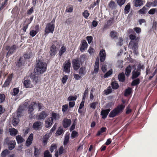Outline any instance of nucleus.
Returning a JSON list of instances; mask_svg holds the SVG:
<instances>
[{"instance_id":"nucleus-25","label":"nucleus","mask_w":157,"mask_h":157,"mask_svg":"<svg viewBox=\"0 0 157 157\" xmlns=\"http://www.w3.org/2000/svg\"><path fill=\"white\" fill-rule=\"evenodd\" d=\"M16 140L18 144H21L25 141L24 138L20 135H18L16 137Z\"/></svg>"},{"instance_id":"nucleus-51","label":"nucleus","mask_w":157,"mask_h":157,"mask_svg":"<svg viewBox=\"0 0 157 157\" xmlns=\"http://www.w3.org/2000/svg\"><path fill=\"white\" fill-rule=\"evenodd\" d=\"M113 71L112 70H110L107 71L104 75V78H107L109 76L112 74Z\"/></svg>"},{"instance_id":"nucleus-14","label":"nucleus","mask_w":157,"mask_h":157,"mask_svg":"<svg viewBox=\"0 0 157 157\" xmlns=\"http://www.w3.org/2000/svg\"><path fill=\"white\" fill-rule=\"evenodd\" d=\"M71 122V119H68L67 118L64 119L62 121V124L63 127L67 128L70 125Z\"/></svg>"},{"instance_id":"nucleus-44","label":"nucleus","mask_w":157,"mask_h":157,"mask_svg":"<svg viewBox=\"0 0 157 157\" xmlns=\"http://www.w3.org/2000/svg\"><path fill=\"white\" fill-rule=\"evenodd\" d=\"M143 4L142 0H136L135 4L136 7H138L141 6Z\"/></svg>"},{"instance_id":"nucleus-29","label":"nucleus","mask_w":157,"mask_h":157,"mask_svg":"<svg viewBox=\"0 0 157 157\" xmlns=\"http://www.w3.org/2000/svg\"><path fill=\"white\" fill-rule=\"evenodd\" d=\"M52 117L50 118H52V120H56L57 119H59L60 118V116L59 114L52 112L51 114Z\"/></svg>"},{"instance_id":"nucleus-47","label":"nucleus","mask_w":157,"mask_h":157,"mask_svg":"<svg viewBox=\"0 0 157 157\" xmlns=\"http://www.w3.org/2000/svg\"><path fill=\"white\" fill-rule=\"evenodd\" d=\"M147 9L144 6L139 11V13L141 14H144L146 13Z\"/></svg>"},{"instance_id":"nucleus-7","label":"nucleus","mask_w":157,"mask_h":157,"mask_svg":"<svg viewBox=\"0 0 157 157\" xmlns=\"http://www.w3.org/2000/svg\"><path fill=\"white\" fill-rule=\"evenodd\" d=\"M54 28L55 25L48 23L45 28V34H48L49 33H52L54 31Z\"/></svg>"},{"instance_id":"nucleus-27","label":"nucleus","mask_w":157,"mask_h":157,"mask_svg":"<svg viewBox=\"0 0 157 157\" xmlns=\"http://www.w3.org/2000/svg\"><path fill=\"white\" fill-rule=\"evenodd\" d=\"M131 71V67L130 65L128 66L125 69V74L128 77L129 76Z\"/></svg>"},{"instance_id":"nucleus-39","label":"nucleus","mask_w":157,"mask_h":157,"mask_svg":"<svg viewBox=\"0 0 157 157\" xmlns=\"http://www.w3.org/2000/svg\"><path fill=\"white\" fill-rule=\"evenodd\" d=\"M64 131L63 128L61 127H59L57 130L56 134L57 135L59 136Z\"/></svg>"},{"instance_id":"nucleus-49","label":"nucleus","mask_w":157,"mask_h":157,"mask_svg":"<svg viewBox=\"0 0 157 157\" xmlns=\"http://www.w3.org/2000/svg\"><path fill=\"white\" fill-rule=\"evenodd\" d=\"M9 151L7 149H5L4 150L1 154V156L2 157H5L6 155L8 154Z\"/></svg>"},{"instance_id":"nucleus-54","label":"nucleus","mask_w":157,"mask_h":157,"mask_svg":"<svg viewBox=\"0 0 157 157\" xmlns=\"http://www.w3.org/2000/svg\"><path fill=\"white\" fill-rule=\"evenodd\" d=\"M34 155L36 157L40 153L39 149H38V148L35 147H34Z\"/></svg>"},{"instance_id":"nucleus-52","label":"nucleus","mask_w":157,"mask_h":157,"mask_svg":"<svg viewBox=\"0 0 157 157\" xmlns=\"http://www.w3.org/2000/svg\"><path fill=\"white\" fill-rule=\"evenodd\" d=\"M118 4L120 6H121L124 4L126 0H116Z\"/></svg>"},{"instance_id":"nucleus-17","label":"nucleus","mask_w":157,"mask_h":157,"mask_svg":"<svg viewBox=\"0 0 157 157\" xmlns=\"http://www.w3.org/2000/svg\"><path fill=\"white\" fill-rule=\"evenodd\" d=\"M110 110V109L109 108L106 109H103L101 111V114L102 116L103 119H105L106 118Z\"/></svg>"},{"instance_id":"nucleus-42","label":"nucleus","mask_w":157,"mask_h":157,"mask_svg":"<svg viewBox=\"0 0 157 157\" xmlns=\"http://www.w3.org/2000/svg\"><path fill=\"white\" fill-rule=\"evenodd\" d=\"M86 57V55L85 54H83L80 55L79 59L81 64L84 61Z\"/></svg>"},{"instance_id":"nucleus-33","label":"nucleus","mask_w":157,"mask_h":157,"mask_svg":"<svg viewBox=\"0 0 157 157\" xmlns=\"http://www.w3.org/2000/svg\"><path fill=\"white\" fill-rule=\"evenodd\" d=\"M118 33L114 31H112L110 32V36L112 39L117 38V36Z\"/></svg>"},{"instance_id":"nucleus-43","label":"nucleus","mask_w":157,"mask_h":157,"mask_svg":"<svg viewBox=\"0 0 157 157\" xmlns=\"http://www.w3.org/2000/svg\"><path fill=\"white\" fill-rule=\"evenodd\" d=\"M78 136V133L76 131H73L71 134V137L72 139L77 137Z\"/></svg>"},{"instance_id":"nucleus-60","label":"nucleus","mask_w":157,"mask_h":157,"mask_svg":"<svg viewBox=\"0 0 157 157\" xmlns=\"http://www.w3.org/2000/svg\"><path fill=\"white\" fill-rule=\"evenodd\" d=\"M5 98V96L4 94H0V103L4 101Z\"/></svg>"},{"instance_id":"nucleus-46","label":"nucleus","mask_w":157,"mask_h":157,"mask_svg":"<svg viewBox=\"0 0 157 157\" xmlns=\"http://www.w3.org/2000/svg\"><path fill=\"white\" fill-rule=\"evenodd\" d=\"M44 157H52V155L48 150H46L44 153Z\"/></svg>"},{"instance_id":"nucleus-9","label":"nucleus","mask_w":157,"mask_h":157,"mask_svg":"<svg viewBox=\"0 0 157 157\" xmlns=\"http://www.w3.org/2000/svg\"><path fill=\"white\" fill-rule=\"evenodd\" d=\"M114 20V18L113 17L111 18L109 20H108L104 25L103 28V30L104 31L109 28L113 23Z\"/></svg>"},{"instance_id":"nucleus-19","label":"nucleus","mask_w":157,"mask_h":157,"mask_svg":"<svg viewBox=\"0 0 157 157\" xmlns=\"http://www.w3.org/2000/svg\"><path fill=\"white\" fill-rule=\"evenodd\" d=\"M23 85L26 88H31L33 86V85L31 84V81L29 79L24 80L23 82Z\"/></svg>"},{"instance_id":"nucleus-38","label":"nucleus","mask_w":157,"mask_h":157,"mask_svg":"<svg viewBox=\"0 0 157 157\" xmlns=\"http://www.w3.org/2000/svg\"><path fill=\"white\" fill-rule=\"evenodd\" d=\"M132 89L130 87H128L124 91V95L125 96H127L130 94L132 92Z\"/></svg>"},{"instance_id":"nucleus-35","label":"nucleus","mask_w":157,"mask_h":157,"mask_svg":"<svg viewBox=\"0 0 157 157\" xmlns=\"http://www.w3.org/2000/svg\"><path fill=\"white\" fill-rule=\"evenodd\" d=\"M131 6L130 3H128L125 6L124 9V13L125 14H128L129 12Z\"/></svg>"},{"instance_id":"nucleus-64","label":"nucleus","mask_w":157,"mask_h":157,"mask_svg":"<svg viewBox=\"0 0 157 157\" xmlns=\"http://www.w3.org/2000/svg\"><path fill=\"white\" fill-rule=\"evenodd\" d=\"M86 39L89 44H90L93 40V37L91 36H88L86 37Z\"/></svg>"},{"instance_id":"nucleus-28","label":"nucleus","mask_w":157,"mask_h":157,"mask_svg":"<svg viewBox=\"0 0 157 157\" xmlns=\"http://www.w3.org/2000/svg\"><path fill=\"white\" fill-rule=\"evenodd\" d=\"M79 69V74L81 76H83L85 74L86 72L85 67H81Z\"/></svg>"},{"instance_id":"nucleus-8","label":"nucleus","mask_w":157,"mask_h":157,"mask_svg":"<svg viewBox=\"0 0 157 157\" xmlns=\"http://www.w3.org/2000/svg\"><path fill=\"white\" fill-rule=\"evenodd\" d=\"M48 115L45 111H42L41 112L36 115V118L39 120H44L47 117Z\"/></svg>"},{"instance_id":"nucleus-5","label":"nucleus","mask_w":157,"mask_h":157,"mask_svg":"<svg viewBox=\"0 0 157 157\" xmlns=\"http://www.w3.org/2000/svg\"><path fill=\"white\" fill-rule=\"evenodd\" d=\"M17 48L16 45L13 44L11 46H7L6 47V50L8 51L6 55L7 57H9L11 55L13 54Z\"/></svg>"},{"instance_id":"nucleus-37","label":"nucleus","mask_w":157,"mask_h":157,"mask_svg":"<svg viewBox=\"0 0 157 157\" xmlns=\"http://www.w3.org/2000/svg\"><path fill=\"white\" fill-rule=\"evenodd\" d=\"M22 58L20 57L16 63V66L18 67H21L23 64V61Z\"/></svg>"},{"instance_id":"nucleus-4","label":"nucleus","mask_w":157,"mask_h":157,"mask_svg":"<svg viewBox=\"0 0 157 157\" xmlns=\"http://www.w3.org/2000/svg\"><path fill=\"white\" fill-rule=\"evenodd\" d=\"M71 67V63L70 59L66 60L63 63V71L66 73L69 74L70 72V68Z\"/></svg>"},{"instance_id":"nucleus-36","label":"nucleus","mask_w":157,"mask_h":157,"mask_svg":"<svg viewBox=\"0 0 157 157\" xmlns=\"http://www.w3.org/2000/svg\"><path fill=\"white\" fill-rule=\"evenodd\" d=\"M10 133L11 136H15L17 133V131L14 128L10 129Z\"/></svg>"},{"instance_id":"nucleus-32","label":"nucleus","mask_w":157,"mask_h":157,"mask_svg":"<svg viewBox=\"0 0 157 157\" xmlns=\"http://www.w3.org/2000/svg\"><path fill=\"white\" fill-rule=\"evenodd\" d=\"M109 6L113 9H115L117 6V4L113 1L111 0L109 4Z\"/></svg>"},{"instance_id":"nucleus-26","label":"nucleus","mask_w":157,"mask_h":157,"mask_svg":"<svg viewBox=\"0 0 157 157\" xmlns=\"http://www.w3.org/2000/svg\"><path fill=\"white\" fill-rule=\"evenodd\" d=\"M53 121L52 118H48L45 121V127L48 128L52 124Z\"/></svg>"},{"instance_id":"nucleus-50","label":"nucleus","mask_w":157,"mask_h":157,"mask_svg":"<svg viewBox=\"0 0 157 157\" xmlns=\"http://www.w3.org/2000/svg\"><path fill=\"white\" fill-rule=\"evenodd\" d=\"M90 15V13L88 12L87 10H85L82 13L83 16L85 18H87Z\"/></svg>"},{"instance_id":"nucleus-13","label":"nucleus","mask_w":157,"mask_h":157,"mask_svg":"<svg viewBox=\"0 0 157 157\" xmlns=\"http://www.w3.org/2000/svg\"><path fill=\"white\" fill-rule=\"evenodd\" d=\"M16 142L15 140H9L6 142L9 149L11 150L13 149L15 147Z\"/></svg>"},{"instance_id":"nucleus-58","label":"nucleus","mask_w":157,"mask_h":157,"mask_svg":"<svg viewBox=\"0 0 157 157\" xmlns=\"http://www.w3.org/2000/svg\"><path fill=\"white\" fill-rule=\"evenodd\" d=\"M88 88H87V89H86V90H85V92H84L83 96V97L82 98L83 100H85L86 96H88Z\"/></svg>"},{"instance_id":"nucleus-11","label":"nucleus","mask_w":157,"mask_h":157,"mask_svg":"<svg viewBox=\"0 0 157 157\" xmlns=\"http://www.w3.org/2000/svg\"><path fill=\"white\" fill-rule=\"evenodd\" d=\"M38 75H39L36 74L34 73L33 74H31L30 76L32 81L35 84L39 82L40 80V78Z\"/></svg>"},{"instance_id":"nucleus-45","label":"nucleus","mask_w":157,"mask_h":157,"mask_svg":"<svg viewBox=\"0 0 157 157\" xmlns=\"http://www.w3.org/2000/svg\"><path fill=\"white\" fill-rule=\"evenodd\" d=\"M104 92L105 93V94L106 95H107L111 93L112 92V90L110 86H108V87L107 89L106 90H104Z\"/></svg>"},{"instance_id":"nucleus-23","label":"nucleus","mask_w":157,"mask_h":157,"mask_svg":"<svg viewBox=\"0 0 157 157\" xmlns=\"http://www.w3.org/2000/svg\"><path fill=\"white\" fill-rule=\"evenodd\" d=\"M99 63V59H97L96 60L94 66V72L95 73H97L98 72Z\"/></svg>"},{"instance_id":"nucleus-3","label":"nucleus","mask_w":157,"mask_h":157,"mask_svg":"<svg viewBox=\"0 0 157 157\" xmlns=\"http://www.w3.org/2000/svg\"><path fill=\"white\" fill-rule=\"evenodd\" d=\"M125 108L124 104H121L111 111L109 116L110 117L113 118L122 113Z\"/></svg>"},{"instance_id":"nucleus-55","label":"nucleus","mask_w":157,"mask_h":157,"mask_svg":"<svg viewBox=\"0 0 157 157\" xmlns=\"http://www.w3.org/2000/svg\"><path fill=\"white\" fill-rule=\"evenodd\" d=\"M19 91V88H15L13 89V95L15 96L17 95Z\"/></svg>"},{"instance_id":"nucleus-20","label":"nucleus","mask_w":157,"mask_h":157,"mask_svg":"<svg viewBox=\"0 0 157 157\" xmlns=\"http://www.w3.org/2000/svg\"><path fill=\"white\" fill-rule=\"evenodd\" d=\"M118 78L120 82H124L125 80V74L123 72L120 73L118 75Z\"/></svg>"},{"instance_id":"nucleus-12","label":"nucleus","mask_w":157,"mask_h":157,"mask_svg":"<svg viewBox=\"0 0 157 157\" xmlns=\"http://www.w3.org/2000/svg\"><path fill=\"white\" fill-rule=\"evenodd\" d=\"M37 106V105L36 102H33L30 104L28 108V113H33V111L36 107Z\"/></svg>"},{"instance_id":"nucleus-61","label":"nucleus","mask_w":157,"mask_h":157,"mask_svg":"<svg viewBox=\"0 0 157 157\" xmlns=\"http://www.w3.org/2000/svg\"><path fill=\"white\" fill-rule=\"evenodd\" d=\"M19 120L16 119L14 118L12 121V124L14 126L17 125L19 123Z\"/></svg>"},{"instance_id":"nucleus-22","label":"nucleus","mask_w":157,"mask_h":157,"mask_svg":"<svg viewBox=\"0 0 157 157\" xmlns=\"http://www.w3.org/2000/svg\"><path fill=\"white\" fill-rule=\"evenodd\" d=\"M67 50V48L65 46H62L59 51L58 53V56L59 58H61L63 53H65Z\"/></svg>"},{"instance_id":"nucleus-30","label":"nucleus","mask_w":157,"mask_h":157,"mask_svg":"<svg viewBox=\"0 0 157 157\" xmlns=\"http://www.w3.org/2000/svg\"><path fill=\"white\" fill-rule=\"evenodd\" d=\"M112 88L114 90L117 89L119 87V85L117 82L114 81L112 82L111 83Z\"/></svg>"},{"instance_id":"nucleus-48","label":"nucleus","mask_w":157,"mask_h":157,"mask_svg":"<svg viewBox=\"0 0 157 157\" xmlns=\"http://www.w3.org/2000/svg\"><path fill=\"white\" fill-rule=\"evenodd\" d=\"M69 137L68 136H65L63 141V145L65 146L67 145L69 142Z\"/></svg>"},{"instance_id":"nucleus-10","label":"nucleus","mask_w":157,"mask_h":157,"mask_svg":"<svg viewBox=\"0 0 157 157\" xmlns=\"http://www.w3.org/2000/svg\"><path fill=\"white\" fill-rule=\"evenodd\" d=\"M13 76V74H12L9 75L7 78L6 79L4 84L3 85L2 87L4 88L7 87L10 85V83L12 81Z\"/></svg>"},{"instance_id":"nucleus-16","label":"nucleus","mask_w":157,"mask_h":157,"mask_svg":"<svg viewBox=\"0 0 157 157\" xmlns=\"http://www.w3.org/2000/svg\"><path fill=\"white\" fill-rule=\"evenodd\" d=\"M33 135L32 133L30 134L28 139H27L26 143L25 145L27 147H29L32 143L33 140Z\"/></svg>"},{"instance_id":"nucleus-15","label":"nucleus","mask_w":157,"mask_h":157,"mask_svg":"<svg viewBox=\"0 0 157 157\" xmlns=\"http://www.w3.org/2000/svg\"><path fill=\"white\" fill-rule=\"evenodd\" d=\"M56 47L54 44H52L50 48V51L49 52L50 55L52 56H54L56 53Z\"/></svg>"},{"instance_id":"nucleus-62","label":"nucleus","mask_w":157,"mask_h":157,"mask_svg":"<svg viewBox=\"0 0 157 157\" xmlns=\"http://www.w3.org/2000/svg\"><path fill=\"white\" fill-rule=\"evenodd\" d=\"M98 102L97 101L92 103L90 104V107L94 109H95L96 108V105L98 104Z\"/></svg>"},{"instance_id":"nucleus-40","label":"nucleus","mask_w":157,"mask_h":157,"mask_svg":"<svg viewBox=\"0 0 157 157\" xmlns=\"http://www.w3.org/2000/svg\"><path fill=\"white\" fill-rule=\"evenodd\" d=\"M24 58L25 59H29L32 57V54L31 52L24 54L23 56Z\"/></svg>"},{"instance_id":"nucleus-2","label":"nucleus","mask_w":157,"mask_h":157,"mask_svg":"<svg viewBox=\"0 0 157 157\" xmlns=\"http://www.w3.org/2000/svg\"><path fill=\"white\" fill-rule=\"evenodd\" d=\"M129 38L131 40L130 42L128 47L130 49H132L134 53L136 54L138 53V46L137 38L134 35L130 34Z\"/></svg>"},{"instance_id":"nucleus-56","label":"nucleus","mask_w":157,"mask_h":157,"mask_svg":"<svg viewBox=\"0 0 157 157\" xmlns=\"http://www.w3.org/2000/svg\"><path fill=\"white\" fill-rule=\"evenodd\" d=\"M68 79V76L67 75H64L62 79V82L64 84L67 82V80Z\"/></svg>"},{"instance_id":"nucleus-21","label":"nucleus","mask_w":157,"mask_h":157,"mask_svg":"<svg viewBox=\"0 0 157 157\" xmlns=\"http://www.w3.org/2000/svg\"><path fill=\"white\" fill-rule=\"evenodd\" d=\"M41 125V123L40 121H37L35 122L33 125V128L34 130H38L40 129Z\"/></svg>"},{"instance_id":"nucleus-53","label":"nucleus","mask_w":157,"mask_h":157,"mask_svg":"<svg viewBox=\"0 0 157 157\" xmlns=\"http://www.w3.org/2000/svg\"><path fill=\"white\" fill-rule=\"evenodd\" d=\"M68 106L67 104L63 105L62 106V111L63 113L66 112L68 109Z\"/></svg>"},{"instance_id":"nucleus-24","label":"nucleus","mask_w":157,"mask_h":157,"mask_svg":"<svg viewBox=\"0 0 157 157\" xmlns=\"http://www.w3.org/2000/svg\"><path fill=\"white\" fill-rule=\"evenodd\" d=\"M141 74V72H140L136 70L135 71H133L132 72V79H134L139 77Z\"/></svg>"},{"instance_id":"nucleus-31","label":"nucleus","mask_w":157,"mask_h":157,"mask_svg":"<svg viewBox=\"0 0 157 157\" xmlns=\"http://www.w3.org/2000/svg\"><path fill=\"white\" fill-rule=\"evenodd\" d=\"M107 128L105 127H102L100 130H99L96 134L97 136H99L102 133L105 132L106 131Z\"/></svg>"},{"instance_id":"nucleus-63","label":"nucleus","mask_w":157,"mask_h":157,"mask_svg":"<svg viewBox=\"0 0 157 157\" xmlns=\"http://www.w3.org/2000/svg\"><path fill=\"white\" fill-rule=\"evenodd\" d=\"M28 24H26L24 23L23 27L22 29L23 31L24 32H25L26 31V29H27L28 26Z\"/></svg>"},{"instance_id":"nucleus-18","label":"nucleus","mask_w":157,"mask_h":157,"mask_svg":"<svg viewBox=\"0 0 157 157\" xmlns=\"http://www.w3.org/2000/svg\"><path fill=\"white\" fill-rule=\"evenodd\" d=\"M88 45L85 40H83L81 42V47L80 48V51L82 52H84L87 48Z\"/></svg>"},{"instance_id":"nucleus-6","label":"nucleus","mask_w":157,"mask_h":157,"mask_svg":"<svg viewBox=\"0 0 157 157\" xmlns=\"http://www.w3.org/2000/svg\"><path fill=\"white\" fill-rule=\"evenodd\" d=\"M81 63L78 58L73 59L72 61V67L73 69L77 71L78 70L80 67Z\"/></svg>"},{"instance_id":"nucleus-1","label":"nucleus","mask_w":157,"mask_h":157,"mask_svg":"<svg viewBox=\"0 0 157 157\" xmlns=\"http://www.w3.org/2000/svg\"><path fill=\"white\" fill-rule=\"evenodd\" d=\"M47 65L46 63L39 61L36 63L34 72L37 75H40L44 73L47 70Z\"/></svg>"},{"instance_id":"nucleus-41","label":"nucleus","mask_w":157,"mask_h":157,"mask_svg":"<svg viewBox=\"0 0 157 157\" xmlns=\"http://www.w3.org/2000/svg\"><path fill=\"white\" fill-rule=\"evenodd\" d=\"M57 145L56 144H52L50 147V151H51V153L53 152L54 150L55 149L57 150Z\"/></svg>"},{"instance_id":"nucleus-34","label":"nucleus","mask_w":157,"mask_h":157,"mask_svg":"<svg viewBox=\"0 0 157 157\" xmlns=\"http://www.w3.org/2000/svg\"><path fill=\"white\" fill-rule=\"evenodd\" d=\"M140 82L139 78H137L133 80L132 82L131 85L132 86H137L139 85Z\"/></svg>"},{"instance_id":"nucleus-59","label":"nucleus","mask_w":157,"mask_h":157,"mask_svg":"<svg viewBox=\"0 0 157 157\" xmlns=\"http://www.w3.org/2000/svg\"><path fill=\"white\" fill-rule=\"evenodd\" d=\"M73 76L75 79L76 80H78L80 78H82V76L80 75L77 74H74Z\"/></svg>"},{"instance_id":"nucleus-57","label":"nucleus","mask_w":157,"mask_h":157,"mask_svg":"<svg viewBox=\"0 0 157 157\" xmlns=\"http://www.w3.org/2000/svg\"><path fill=\"white\" fill-rule=\"evenodd\" d=\"M37 33H37L36 31H35V30H33L30 32L29 35L30 36L32 37H33Z\"/></svg>"}]
</instances>
